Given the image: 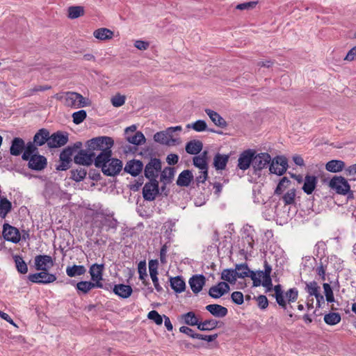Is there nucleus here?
Here are the masks:
<instances>
[{
    "label": "nucleus",
    "mask_w": 356,
    "mask_h": 356,
    "mask_svg": "<svg viewBox=\"0 0 356 356\" xmlns=\"http://www.w3.org/2000/svg\"><path fill=\"white\" fill-rule=\"evenodd\" d=\"M113 144V140L108 136H99L87 141L88 149L95 154V165H99L102 160L112 156Z\"/></svg>",
    "instance_id": "f257e3e1"
},
{
    "label": "nucleus",
    "mask_w": 356,
    "mask_h": 356,
    "mask_svg": "<svg viewBox=\"0 0 356 356\" xmlns=\"http://www.w3.org/2000/svg\"><path fill=\"white\" fill-rule=\"evenodd\" d=\"M82 147V143L77 141L72 146H68L65 148L60 154V164L56 168L57 170L63 171L67 170L70 168L72 161V156L78 149Z\"/></svg>",
    "instance_id": "f03ea898"
},
{
    "label": "nucleus",
    "mask_w": 356,
    "mask_h": 356,
    "mask_svg": "<svg viewBox=\"0 0 356 356\" xmlns=\"http://www.w3.org/2000/svg\"><path fill=\"white\" fill-rule=\"evenodd\" d=\"M122 162L118 159L108 157L105 159L97 168H101L104 175L114 177L118 175L122 169Z\"/></svg>",
    "instance_id": "7ed1b4c3"
},
{
    "label": "nucleus",
    "mask_w": 356,
    "mask_h": 356,
    "mask_svg": "<svg viewBox=\"0 0 356 356\" xmlns=\"http://www.w3.org/2000/svg\"><path fill=\"white\" fill-rule=\"evenodd\" d=\"M90 104V101L76 92H65V105L71 108H81Z\"/></svg>",
    "instance_id": "20e7f679"
},
{
    "label": "nucleus",
    "mask_w": 356,
    "mask_h": 356,
    "mask_svg": "<svg viewBox=\"0 0 356 356\" xmlns=\"http://www.w3.org/2000/svg\"><path fill=\"white\" fill-rule=\"evenodd\" d=\"M234 270L237 278L249 277L252 280L253 286L257 287L261 285V280L257 278L256 273L251 270L246 263L236 264Z\"/></svg>",
    "instance_id": "39448f33"
},
{
    "label": "nucleus",
    "mask_w": 356,
    "mask_h": 356,
    "mask_svg": "<svg viewBox=\"0 0 356 356\" xmlns=\"http://www.w3.org/2000/svg\"><path fill=\"white\" fill-rule=\"evenodd\" d=\"M288 168V161L285 156H277L271 159L269 164L270 173L282 175Z\"/></svg>",
    "instance_id": "423d86ee"
},
{
    "label": "nucleus",
    "mask_w": 356,
    "mask_h": 356,
    "mask_svg": "<svg viewBox=\"0 0 356 356\" xmlns=\"http://www.w3.org/2000/svg\"><path fill=\"white\" fill-rule=\"evenodd\" d=\"M271 161V156L269 154L266 152H261L254 154V159L252 161V168L254 173L257 174L263 169L269 165Z\"/></svg>",
    "instance_id": "0eeeda50"
},
{
    "label": "nucleus",
    "mask_w": 356,
    "mask_h": 356,
    "mask_svg": "<svg viewBox=\"0 0 356 356\" xmlns=\"http://www.w3.org/2000/svg\"><path fill=\"white\" fill-rule=\"evenodd\" d=\"M28 279L33 283L47 284L56 281V276L49 273L48 270H40L39 273L29 274Z\"/></svg>",
    "instance_id": "6e6552de"
},
{
    "label": "nucleus",
    "mask_w": 356,
    "mask_h": 356,
    "mask_svg": "<svg viewBox=\"0 0 356 356\" xmlns=\"http://www.w3.org/2000/svg\"><path fill=\"white\" fill-rule=\"evenodd\" d=\"M329 186L335 190L338 194L346 195L350 189V186L347 180L343 177H334L329 183Z\"/></svg>",
    "instance_id": "1a4fd4ad"
},
{
    "label": "nucleus",
    "mask_w": 356,
    "mask_h": 356,
    "mask_svg": "<svg viewBox=\"0 0 356 356\" xmlns=\"http://www.w3.org/2000/svg\"><path fill=\"white\" fill-rule=\"evenodd\" d=\"M136 129L137 127L135 124L127 127L124 130V135L129 143L138 145L145 141V138L140 131H136Z\"/></svg>",
    "instance_id": "9d476101"
},
{
    "label": "nucleus",
    "mask_w": 356,
    "mask_h": 356,
    "mask_svg": "<svg viewBox=\"0 0 356 356\" xmlns=\"http://www.w3.org/2000/svg\"><path fill=\"white\" fill-rule=\"evenodd\" d=\"M69 134L67 132L56 131L51 135L49 134L48 147L49 148H58L66 145L68 142Z\"/></svg>",
    "instance_id": "9b49d317"
},
{
    "label": "nucleus",
    "mask_w": 356,
    "mask_h": 356,
    "mask_svg": "<svg viewBox=\"0 0 356 356\" xmlns=\"http://www.w3.org/2000/svg\"><path fill=\"white\" fill-rule=\"evenodd\" d=\"M74 162L76 164L89 166L93 162L95 163V154L90 153L88 148L86 149H81L74 156Z\"/></svg>",
    "instance_id": "f8f14e48"
},
{
    "label": "nucleus",
    "mask_w": 356,
    "mask_h": 356,
    "mask_svg": "<svg viewBox=\"0 0 356 356\" xmlns=\"http://www.w3.org/2000/svg\"><path fill=\"white\" fill-rule=\"evenodd\" d=\"M255 151L251 149H246L241 152L238 159L237 167L242 170H248L250 165H252L254 154Z\"/></svg>",
    "instance_id": "ddd939ff"
},
{
    "label": "nucleus",
    "mask_w": 356,
    "mask_h": 356,
    "mask_svg": "<svg viewBox=\"0 0 356 356\" xmlns=\"http://www.w3.org/2000/svg\"><path fill=\"white\" fill-rule=\"evenodd\" d=\"M26 161H28V167L36 171L44 169L47 165V159L38 154L30 156Z\"/></svg>",
    "instance_id": "4468645a"
},
{
    "label": "nucleus",
    "mask_w": 356,
    "mask_h": 356,
    "mask_svg": "<svg viewBox=\"0 0 356 356\" xmlns=\"http://www.w3.org/2000/svg\"><path fill=\"white\" fill-rule=\"evenodd\" d=\"M34 264L37 270H48L54 266V261L49 255H37L35 257Z\"/></svg>",
    "instance_id": "2eb2a0df"
},
{
    "label": "nucleus",
    "mask_w": 356,
    "mask_h": 356,
    "mask_svg": "<svg viewBox=\"0 0 356 356\" xmlns=\"http://www.w3.org/2000/svg\"><path fill=\"white\" fill-rule=\"evenodd\" d=\"M3 236L5 240L14 243H17L21 239L19 230L8 224H5L3 229Z\"/></svg>",
    "instance_id": "dca6fc26"
},
{
    "label": "nucleus",
    "mask_w": 356,
    "mask_h": 356,
    "mask_svg": "<svg viewBox=\"0 0 356 356\" xmlns=\"http://www.w3.org/2000/svg\"><path fill=\"white\" fill-rule=\"evenodd\" d=\"M229 290V285L227 282H220L209 289V295L211 298L217 299L227 293Z\"/></svg>",
    "instance_id": "f3484780"
},
{
    "label": "nucleus",
    "mask_w": 356,
    "mask_h": 356,
    "mask_svg": "<svg viewBox=\"0 0 356 356\" xmlns=\"http://www.w3.org/2000/svg\"><path fill=\"white\" fill-rule=\"evenodd\" d=\"M205 282L206 278L203 275H193L188 281L191 289L194 293H198L201 291Z\"/></svg>",
    "instance_id": "a211bd4d"
},
{
    "label": "nucleus",
    "mask_w": 356,
    "mask_h": 356,
    "mask_svg": "<svg viewBox=\"0 0 356 356\" xmlns=\"http://www.w3.org/2000/svg\"><path fill=\"white\" fill-rule=\"evenodd\" d=\"M143 168V164L141 161L133 159L126 163L124 170L131 175L136 177L141 172Z\"/></svg>",
    "instance_id": "6ab92c4d"
},
{
    "label": "nucleus",
    "mask_w": 356,
    "mask_h": 356,
    "mask_svg": "<svg viewBox=\"0 0 356 356\" xmlns=\"http://www.w3.org/2000/svg\"><path fill=\"white\" fill-rule=\"evenodd\" d=\"M25 147V141L19 137H15L11 141L10 154L15 156H19L23 154Z\"/></svg>",
    "instance_id": "aec40b11"
},
{
    "label": "nucleus",
    "mask_w": 356,
    "mask_h": 356,
    "mask_svg": "<svg viewBox=\"0 0 356 356\" xmlns=\"http://www.w3.org/2000/svg\"><path fill=\"white\" fill-rule=\"evenodd\" d=\"M104 270V264H92L89 270V273L91 276V280L94 282H98L102 284L101 281L103 280V272Z\"/></svg>",
    "instance_id": "412c9836"
},
{
    "label": "nucleus",
    "mask_w": 356,
    "mask_h": 356,
    "mask_svg": "<svg viewBox=\"0 0 356 356\" xmlns=\"http://www.w3.org/2000/svg\"><path fill=\"white\" fill-rule=\"evenodd\" d=\"M143 195L145 200L152 201L156 197V179L146 183L143 188Z\"/></svg>",
    "instance_id": "4be33fe9"
},
{
    "label": "nucleus",
    "mask_w": 356,
    "mask_h": 356,
    "mask_svg": "<svg viewBox=\"0 0 356 356\" xmlns=\"http://www.w3.org/2000/svg\"><path fill=\"white\" fill-rule=\"evenodd\" d=\"M177 140L172 138V133L166 129L165 131L157 132V143L168 146L175 145Z\"/></svg>",
    "instance_id": "5701e85b"
},
{
    "label": "nucleus",
    "mask_w": 356,
    "mask_h": 356,
    "mask_svg": "<svg viewBox=\"0 0 356 356\" xmlns=\"http://www.w3.org/2000/svg\"><path fill=\"white\" fill-rule=\"evenodd\" d=\"M193 178V175L190 170H184L179 175L177 185L181 187H187L191 184Z\"/></svg>",
    "instance_id": "b1692460"
},
{
    "label": "nucleus",
    "mask_w": 356,
    "mask_h": 356,
    "mask_svg": "<svg viewBox=\"0 0 356 356\" xmlns=\"http://www.w3.org/2000/svg\"><path fill=\"white\" fill-rule=\"evenodd\" d=\"M317 182L318 179L316 177L307 175L305 177L302 186L303 191L307 195L312 194L316 187Z\"/></svg>",
    "instance_id": "393cba45"
},
{
    "label": "nucleus",
    "mask_w": 356,
    "mask_h": 356,
    "mask_svg": "<svg viewBox=\"0 0 356 356\" xmlns=\"http://www.w3.org/2000/svg\"><path fill=\"white\" fill-rule=\"evenodd\" d=\"M205 308L213 316L218 318H223L227 316L228 313V310L226 307L218 304L208 305Z\"/></svg>",
    "instance_id": "a878e982"
},
{
    "label": "nucleus",
    "mask_w": 356,
    "mask_h": 356,
    "mask_svg": "<svg viewBox=\"0 0 356 356\" xmlns=\"http://www.w3.org/2000/svg\"><path fill=\"white\" fill-rule=\"evenodd\" d=\"M49 131L44 128L39 129L33 136V141L39 147L47 143L49 139Z\"/></svg>",
    "instance_id": "bb28decb"
},
{
    "label": "nucleus",
    "mask_w": 356,
    "mask_h": 356,
    "mask_svg": "<svg viewBox=\"0 0 356 356\" xmlns=\"http://www.w3.org/2000/svg\"><path fill=\"white\" fill-rule=\"evenodd\" d=\"M204 111L215 125L220 128H225L227 127V122L217 112L209 108H206Z\"/></svg>",
    "instance_id": "cd10ccee"
},
{
    "label": "nucleus",
    "mask_w": 356,
    "mask_h": 356,
    "mask_svg": "<svg viewBox=\"0 0 356 356\" xmlns=\"http://www.w3.org/2000/svg\"><path fill=\"white\" fill-rule=\"evenodd\" d=\"M76 288L78 291L83 293H88L91 289L95 288H103L102 284H99L98 282H92L89 281H81L76 283Z\"/></svg>",
    "instance_id": "c85d7f7f"
},
{
    "label": "nucleus",
    "mask_w": 356,
    "mask_h": 356,
    "mask_svg": "<svg viewBox=\"0 0 356 356\" xmlns=\"http://www.w3.org/2000/svg\"><path fill=\"white\" fill-rule=\"evenodd\" d=\"M175 174V169L173 167L165 168L161 173L160 181L165 184H170L174 179Z\"/></svg>",
    "instance_id": "c756f323"
},
{
    "label": "nucleus",
    "mask_w": 356,
    "mask_h": 356,
    "mask_svg": "<svg viewBox=\"0 0 356 356\" xmlns=\"http://www.w3.org/2000/svg\"><path fill=\"white\" fill-rule=\"evenodd\" d=\"M193 161V165L200 170H208L207 152L204 151L201 154L194 156Z\"/></svg>",
    "instance_id": "7c9ffc66"
},
{
    "label": "nucleus",
    "mask_w": 356,
    "mask_h": 356,
    "mask_svg": "<svg viewBox=\"0 0 356 356\" xmlns=\"http://www.w3.org/2000/svg\"><path fill=\"white\" fill-rule=\"evenodd\" d=\"M222 324V323L215 319H209L204 321H200L197 329L201 331H210L216 327H220Z\"/></svg>",
    "instance_id": "2f4dec72"
},
{
    "label": "nucleus",
    "mask_w": 356,
    "mask_h": 356,
    "mask_svg": "<svg viewBox=\"0 0 356 356\" xmlns=\"http://www.w3.org/2000/svg\"><path fill=\"white\" fill-rule=\"evenodd\" d=\"M203 147L202 143L199 140H193L188 142L186 145V152L190 154H199Z\"/></svg>",
    "instance_id": "473e14b6"
},
{
    "label": "nucleus",
    "mask_w": 356,
    "mask_h": 356,
    "mask_svg": "<svg viewBox=\"0 0 356 356\" xmlns=\"http://www.w3.org/2000/svg\"><path fill=\"white\" fill-rule=\"evenodd\" d=\"M113 291L116 295L122 298L129 297L133 291L130 286L122 284H115Z\"/></svg>",
    "instance_id": "72a5a7b5"
},
{
    "label": "nucleus",
    "mask_w": 356,
    "mask_h": 356,
    "mask_svg": "<svg viewBox=\"0 0 356 356\" xmlns=\"http://www.w3.org/2000/svg\"><path fill=\"white\" fill-rule=\"evenodd\" d=\"M229 156L228 154H216L213 158V165L215 168L218 170H225L229 161Z\"/></svg>",
    "instance_id": "f704fd0d"
},
{
    "label": "nucleus",
    "mask_w": 356,
    "mask_h": 356,
    "mask_svg": "<svg viewBox=\"0 0 356 356\" xmlns=\"http://www.w3.org/2000/svg\"><path fill=\"white\" fill-rule=\"evenodd\" d=\"M113 35V31L107 28H99L93 32V36L99 40H111Z\"/></svg>",
    "instance_id": "c9c22d12"
},
{
    "label": "nucleus",
    "mask_w": 356,
    "mask_h": 356,
    "mask_svg": "<svg viewBox=\"0 0 356 356\" xmlns=\"http://www.w3.org/2000/svg\"><path fill=\"white\" fill-rule=\"evenodd\" d=\"M25 149L22 155V160H27L30 156L38 154V145L33 141L25 143Z\"/></svg>",
    "instance_id": "e433bc0d"
},
{
    "label": "nucleus",
    "mask_w": 356,
    "mask_h": 356,
    "mask_svg": "<svg viewBox=\"0 0 356 356\" xmlns=\"http://www.w3.org/2000/svg\"><path fill=\"white\" fill-rule=\"evenodd\" d=\"M86 268L83 265L68 266L66 268V273L70 277L83 275L86 273Z\"/></svg>",
    "instance_id": "4c0bfd02"
},
{
    "label": "nucleus",
    "mask_w": 356,
    "mask_h": 356,
    "mask_svg": "<svg viewBox=\"0 0 356 356\" xmlns=\"http://www.w3.org/2000/svg\"><path fill=\"white\" fill-rule=\"evenodd\" d=\"M170 286L176 293H181L186 289V283L180 276L170 278Z\"/></svg>",
    "instance_id": "58836bf2"
},
{
    "label": "nucleus",
    "mask_w": 356,
    "mask_h": 356,
    "mask_svg": "<svg viewBox=\"0 0 356 356\" xmlns=\"http://www.w3.org/2000/svg\"><path fill=\"white\" fill-rule=\"evenodd\" d=\"M181 321L186 325L189 326H195L196 325L198 327V324L200 323L199 318L195 315L193 312H188L186 314H184L181 316Z\"/></svg>",
    "instance_id": "ea45409f"
},
{
    "label": "nucleus",
    "mask_w": 356,
    "mask_h": 356,
    "mask_svg": "<svg viewBox=\"0 0 356 356\" xmlns=\"http://www.w3.org/2000/svg\"><path fill=\"white\" fill-rule=\"evenodd\" d=\"M85 14L84 7L81 6H72L67 8V17L71 19H77Z\"/></svg>",
    "instance_id": "a19ab883"
},
{
    "label": "nucleus",
    "mask_w": 356,
    "mask_h": 356,
    "mask_svg": "<svg viewBox=\"0 0 356 356\" xmlns=\"http://www.w3.org/2000/svg\"><path fill=\"white\" fill-rule=\"evenodd\" d=\"M273 290L275 291V298L277 303L282 308L286 309V302L284 299V292L282 289V286L280 284L275 285L273 287Z\"/></svg>",
    "instance_id": "79ce46f5"
},
{
    "label": "nucleus",
    "mask_w": 356,
    "mask_h": 356,
    "mask_svg": "<svg viewBox=\"0 0 356 356\" xmlns=\"http://www.w3.org/2000/svg\"><path fill=\"white\" fill-rule=\"evenodd\" d=\"M345 166V163L341 160H332L325 165V169L331 172H338L341 171Z\"/></svg>",
    "instance_id": "37998d69"
},
{
    "label": "nucleus",
    "mask_w": 356,
    "mask_h": 356,
    "mask_svg": "<svg viewBox=\"0 0 356 356\" xmlns=\"http://www.w3.org/2000/svg\"><path fill=\"white\" fill-rule=\"evenodd\" d=\"M11 209V202L6 197L0 195V216L5 218Z\"/></svg>",
    "instance_id": "c03bdc74"
},
{
    "label": "nucleus",
    "mask_w": 356,
    "mask_h": 356,
    "mask_svg": "<svg viewBox=\"0 0 356 356\" xmlns=\"http://www.w3.org/2000/svg\"><path fill=\"white\" fill-rule=\"evenodd\" d=\"M156 170V158H152L150 162L145 166V175L152 182V179H156L154 170Z\"/></svg>",
    "instance_id": "a18cd8bd"
},
{
    "label": "nucleus",
    "mask_w": 356,
    "mask_h": 356,
    "mask_svg": "<svg viewBox=\"0 0 356 356\" xmlns=\"http://www.w3.org/2000/svg\"><path fill=\"white\" fill-rule=\"evenodd\" d=\"M71 179L76 182L81 181L85 179L87 175V171L85 168L79 167L76 169H73L70 171Z\"/></svg>",
    "instance_id": "49530a36"
},
{
    "label": "nucleus",
    "mask_w": 356,
    "mask_h": 356,
    "mask_svg": "<svg viewBox=\"0 0 356 356\" xmlns=\"http://www.w3.org/2000/svg\"><path fill=\"white\" fill-rule=\"evenodd\" d=\"M221 279L231 284L235 283L237 280V276L234 269L227 268L223 270L221 273Z\"/></svg>",
    "instance_id": "de8ad7c7"
},
{
    "label": "nucleus",
    "mask_w": 356,
    "mask_h": 356,
    "mask_svg": "<svg viewBox=\"0 0 356 356\" xmlns=\"http://www.w3.org/2000/svg\"><path fill=\"white\" fill-rule=\"evenodd\" d=\"M13 259L17 271L22 274H26L28 272V267L23 258L21 256L15 255Z\"/></svg>",
    "instance_id": "09e8293b"
},
{
    "label": "nucleus",
    "mask_w": 356,
    "mask_h": 356,
    "mask_svg": "<svg viewBox=\"0 0 356 356\" xmlns=\"http://www.w3.org/2000/svg\"><path fill=\"white\" fill-rule=\"evenodd\" d=\"M291 183V181L289 179V178H287L286 177H282L280 180V181L275 190V192H274L275 194L277 195H281L284 192V190H286L287 188H289Z\"/></svg>",
    "instance_id": "8fccbe9b"
},
{
    "label": "nucleus",
    "mask_w": 356,
    "mask_h": 356,
    "mask_svg": "<svg viewBox=\"0 0 356 356\" xmlns=\"http://www.w3.org/2000/svg\"><path fill=\"white\" fill-rule=\"evenodd\" d=\"M138 272L139 274V279L143 282L145 285H147L146 279L148 277L147 274V265L146 261H140L138 265Z\"/></svg>",
    "instance_id": "3c124183"
},
{
    "label": "nucleus",
    "mask_w": 356,
    "mask_h": 356,
    "mask_svg": "<svg viewBox=\"0 0 356 356\" xmlns=\"http://www.w3.org/2000/svg\"><path fill=\"white\" fill-rule=\"evenodd\" d=\"M341 316L339 313L330 312L324 316V321L330 325H334L341 321Z\"/></svg>",
    "instance_id": "603ef678"
},
{
    "label": "nucleus",
    "mask_w": 356,
    "mask_h": 356,
    "mask_svg": "<svg viewBox=\"0 0 356 356\" xmlns=\"http://www.w3.org/2000/svg\"><path fill=\"white\" fill-rule=\"evenodd\" d=\"M187 129H192L197 132L204 131L207 128V124L204 120H198L193 123L188 124L186 125Z\"/></svg>",
    "instance_id": "864d4df0"
},
{
    "label": "nucleus",
    "mask_w": 356,
    "mask_h": 356,
    "mask_svg": "<svg viewBox=\"0 0 356 356\" xmlns=\"http://www.w3.org/2000/svg\"><path fill=\"white\" fill-rule=\"evenodd\" d=\"M264 270H258L256 273L257 278H259L261 281L267 279L266 276L270 277L272 272L271 266L268 263L266 260L264 261Z\"/></svg>",
    "instance_id": "5fc2aeb1"
},
{
    "label": "nucleus",
    "mask_w": 356,
    "mask_h": 356,
    "mask_svg": "<svg viewBox=\"0 0 356 356\" xmlns=\"http://www.w3.org/2000/svg\"><path fill=\"white\" fill-rule=\"evenodd\" d=\"M286 303L294 302L298 298V291L296 288L289 289L284 295Z\"/></svg>",
    "instance_id": "6e6d98bb"
},
{
    "label": "nucleus",
    "mask_w": 356,
    "mask_h": 356,
    "mask_svg": "<svg viewBox=\"0 0 356 356\" xmlns=\"http://www.w3.org/2000/svg\"><path fill=\"white\" fill-rule=\"evenodd\" d=\"M305 291L309 296H316L321 291V287L315 281L306 283Z\"/></svg>",
    "instance_id": "4d7b16f0"
},
{
    "label": "nucleus",
    "mask_w": 356,
    "mask_h": 356,
    "mask_svg": "<svg viewBox=\"0 0 356 356\" xmlns=\"http://www.w3.org/2000/svg\"><path fill=\"white\" fill-rule=\"evenodd\" d=\"M87 113L84 110H80L74 112L72 114L73 122L76 124H79L86 118Z\"/></svg>",
    "instance_id": "13d9d810"
},
{
    "label": "nucleus",
    "mask_w": 356,
    "mask_h": 356,
    "mask_svg": "<svg viewBox=\"0 0 356 356\" xmlns=\"http://www.w3.org/2000/svg\"><path fill=\"white\" fill-rule=\"evenodd\" d=\"M296 190L294 188L289 190L283 196L282 200L285 204H292L295 202Z\"/></svg>",
    "instance_id": "bf43d9fd"
},
{
    "label": "nucleus",
    "mask_w": 356,
    "mask_h": 356,
    "mask_svg": "<svg viewBox=\"0 0 356 356\" xmlns=\"http://www.w3.org/2000/svg\"><path fill=\"white\" fill-rule=\"evenodd\" d=\"M323 286L326 300L328 302H333L334 301V298L333 291H332V289L330 285L327 283H324Z\"/></svg>",
    "instance_id": "052dcab7"
},
{
    "label": "nucleus",
    "mask_w": 356,
    "mask_h": 356,
    "mask_svg": "<svg viewBox=\"0 0 356 356\" xmlns=\"http://www.w3.org/2000/svg\"><path fill=\"white\" fill-rule=\"evenodd\" d=\"M125 97L118 94L111 98L112 105L115 107H120L125 103Z\"/></svg>",
    "instance_id": "680f3d73"
},
{
    "label": "nucleus",
    "mask_w": 356,
    "mask_h": 356,
    "mask_svg": "<svg viewBox=\"0 0 356 356\" xmlns=\"http://www.w3.org/2000/svg\"><path fill=\"white\" fill-rule=\"evenodd\" d=\"M51 88V86H49V85L35 86V87H33V88L30 89L27 91L26 96H31L35 92L45 91L47 90H50Z\"/></svg>",
    "instance_id": "e2e57ef3"
},
{
    "label": "nucleus",
    "mask_w": 356,
    "mask_h": 356,
    "mask_svg": "<svg viewBox=\"0 0 356 356\" xmlns=\"http://www.w3.org/2000/svg\"><path fill=\"white\" fill-rule=\"evenodd\" d=\"M208 178V170H200L199 175L195 177V182L197 186L200 184H204Z\"/></svg>",
    "instance_id": "0e129e2a"
},
{
    "label": "nucleus",
    "mask_w": 356,
    "mask_h": 356,
    "mask_svg": "<svg viewBox=\"0 0 356 356\" xmlns=\"http://www.w3.org/2000/svg\"><path fill=\"white\" fill-rule=\"evenodd\" d=\"M231 298L233 302L236 305H242L244 301L243 294L240 291H234L231 295Z\"/></svg>",
    "instance_id": "69168bd1"
},
{
    "label": "nucleus",
    "mask_w": 356,
    "mask_h": 356,
    "mask_svg": "<svg viewBox=\"0 0 356 356\" xmlns=\"http://www.w3.org/2000/svg\"><path fill=\"white\" fill-rule=\"evenodd\" d=\"M103 225L108 227V229H115L118 225V221L113 218H105L102 221Z\"/></svg>",
    "instance_id": "338daca9"
},
{
    "label": "nucleus",
    "mask_w": 356,
    "mask_h": 356,
    "mask_svg": "<svg viewBox=\"0 0 356 356\" xmlns=\"http://www.w3.org/2000/svg\"><path fill=\"white\" fill-rule=\"evenodd\" d=\"M257 305L261 309H265L268 306V300L266 296L259 295L257 298Z\"/></svg>",
    "instance_id": "774afa93"
}]
</instances>
